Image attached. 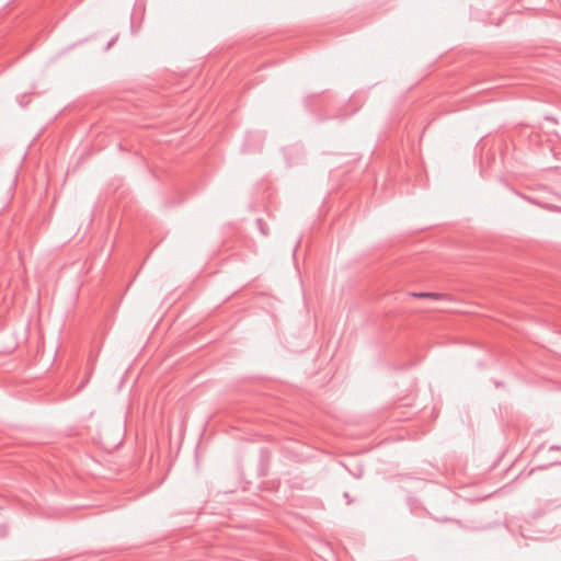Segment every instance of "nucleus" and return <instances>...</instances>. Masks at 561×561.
<instances>
[{
	"mask_svg": "<svg viewBox=\"0 0 561 561\" xmlns=\"http://www.w3.org/2000/svg\"><path fill=\"white\" fill-rule=\"evenodd\" d=\"M414 296L420 297V298H433V299H438L440 297V295L433 294V293L414 294Z\"/></svg>",
	"mask_w": 561,
	"mask_h": 561,
	"instance_id": "f257e3e1",
	"label": "nucleus"
}]
</instances>
